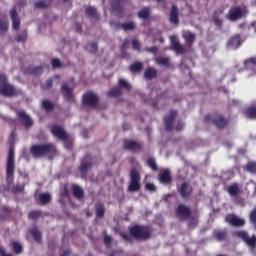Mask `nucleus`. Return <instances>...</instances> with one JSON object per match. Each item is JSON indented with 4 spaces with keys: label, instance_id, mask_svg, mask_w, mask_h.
Returning a JSON list of instances; mask_svg holds the SVG:
<instances>
[{
    "label": "nucleus",
    "instance_id": "53",
    "mask_svg": "<svg viewBox=\"0 0 256 256\" xmlns=\"http://www.w3.org/2000/svg\"><path fill=\"white\" fill-rule=\"evenodd\" d=\"M146 189H148V191H156L157 186H155V184L148 183V184H146Z\"/></svg>",
    "mask_w": 256,
    "mask_h": 256
},
{
    "label": "nucleus",
    "instance_id": "27",
    "mask_svg": "<svg viewBox=\"0 0 256 256\" xmlns=\"http://www.w3.org/2000/svg\"><path fill=\"white\" fill-rule=\"evenodd\" d=\"M30 233H31L33 239H35L37 241V243H41V232H39V230L37 228H32L30 230Z\"/></svg>",
    "mask_w": 256,
    "mask_h": 256
},
{
    "label": "nucleus",
    "instance_id": "64",
    "mask_svg": "<svg viewBox=\"0 0 256 256\" xmlns=\"http://www.w3.org/2000/svg\"><path fill=\"white\" fill-rule=\"evenodd\" d=\"M52 85H53V80H48L47 81V84H46V87H52Z\"/></svg>",
    "mask_w": 256,
    "mask_h": 256
},
{
    "label": "nucleus",
    "instance_id": "7",
    "mask_svg": "<svg viewBox=\"0 0 256 256\" xmlns=\"http://www.w3.org/2000/svg\"><path fill=\"white\" fill-rule=\"evenodd\" d=\"M130 177L129 191H139L141 189V176H139V172L135 169L131 170Z\"/></svg>",
    "mask_w": 256,
    "mask_h": 256
},
{
    "label": "nucleus",
    "instance_id": "51",
    "mask_svg": "<svg viewBox=\"0 0 256 256\" xmlns=\"http://www.w3.org/2000/svg\"><path fill=\"white\" fill-rule=\"evenodd\" d=\"M41 215V212L39 211H32L29 214V218L30 219H37V217H39Z\"/></svg>",
    "mask_w": 256,
    "mask_h": 256
},
{
    "label": "nucleus",
    "instance_id": "43",
    "mask_svg": "<svg viewBox=\"0 0 256 256\" xmlns=\"http://www.w3.org/2000/svg\"><path fill=\"white\" fill-rule=\"evenodd\" d=\"M42 107L46 109V111H51V109H53V103H51L49 100H44L42 102Z\"/></svg>",
    "mask_w": 256,
    "mask_h": 256
},
{
    "label": "nucleus",
    "instance_id": "25",
    "mask_svg": "<svg viewBox=\"0 0 256 256\" xmlns=\"http://www.w3.org/2000/svg\"><path fill=\"white\" fill-rule=\"evenodd\" d=\"M189 193H191V189H189L187 183H183L180 187V195L182 197H188Z\"/></svg>",
    "mask_w": 256,
    "mask_h": 256
},
{
    "label": "nucleus",
    "instance_id": "23",
    "mask_svg": "<svg viewBox=\"0 0 256 256\" xmlns=\"http://www.w3.org/2000/svg\"><path fill=\"white\" fill-rule=\"evenodd\" d=\"M112 9L121 13L123 11V0H113Z\"/></svg>",
    "mask_w": 256,
    "mask_h": 256
},
{
    "label": "nucleus",
    "instance_id": "31",
    "mask_svg": "<svg viewBox=\"0 0 256 256\" xmlns=\"http://www.w3.org/2000/svg\"><path fill=\"white\" fill-rule=\"evenodd\" d=\"M246 171H248V173L256 175V162H248L246 165Z\"/></svg>",
    "mask_w": 256,
    "mask_h": 256
},
{
    "label": "nucleus",
    "instance_id": "16",
    "mask_svg": "<svg viewBox=\"0 0 256 256\" xmlns=\"http://www.w3.org/2000/svg\"><path fill=\"white\" fill-rule=\"evenodd\" d=\"M177 215H179L182 219H189L191 212L187 206L179 205L177 208Z\"/></svg>",
    "mask_w": 256,
    "mask_h": 256
},
{
    "label": "nucleus",
    "instance_id": "46",
    "mask_svg": "<svg viewBox=\"0 0 256 256\" xmlns=\"http://www.w3.org/2000/svg\"><path fill=\"white\" fill-rule=\"evenodd\" d=\"M48 5H49V3L45 0H40V1L35 2V7H37V8H45Z\"/></svg>",
    "mask_w": 256,
    "mask_h": 256
},
{
    "label": "nucleus",
    "instance_id": "3",
    "mask_svg": "<svg viewBox=\"0 0 256 256\" xmlns=\"http://www.w3.org/2000/svg\"><path fill=\"white\" fill-rule=\"evenodd\" d=\"M0 95H4V97H13V95H17V91L13 85L7 83V76L4 74L0 75Z\"/></svg>",
    "mask_w": 256,
    "mask_h": 256
},
{
    "label": "nucleus",
    "instance_id": "63",
    "mask_svg": "<svg viewBox=\"0 0 256 256\" xmlns=\"http://www.w3.org/2000/svg\"><path fill=\"white\" fill-rule=\"evenodd\" d=\"M15 191L21 193V191H23V186H17Z\"/></svg>",
    "mask_w": 256,
    "mask_h": 256
},
{
    "label": "nucleus",
    "instance_id": "8",
    "mask_svg": "<svg viewBox=\"0 0 256 256\" xmlns=\"http://www.w3.org/2000/svg\"><path fill=\"white\" fill-rule=\"evenodd\" d=\"M98 101H99V98L93 92H87L83 96V105H87L88 107H95Z\"/></svg>",
    "mask_w": 256,
    "mask_h": 256
},
{
    "label": "nucleus",
    "instance_id": "13",
    "mask_svg": "<svg viewBox=\"0 0 256 256\" xmlns=\"http://www.w3.org/2000/svg\"><path fill=\"white\" fill-rule=\"evenodd\" d=\"M170 41H171V45L172 48L174 49V51H176V53H185V46H182L181 44H179V41L177 40V36L173 35L170 36Z\"/></svg>",
    "mask_w": 256,
    "mask_h": 256
},
{
    "label": "nucleus",
    "instance_id": "11",
    "mask_svg": "<svg viewBox=\"0 0 256 256\" xmlns=\"http://www.w3.org/2000/svg\"><path fill=\"white\" fill-rule=\"evenodd\" d=\"M51 132H52V135H54V137H58V139H61L64 142L67 141L69 137L67 136V133L61 126H54L51 129Z\"/></svg>",
    "mask_w": 256,
    "mask_h": 256
},
{
    "label": "nucleus",
    "instance_id": "26",
    "mask_svg": "<svg viewBox=\"0 0 256 256\" xmlns=\"http://www.w3.org/2000/svg\"><path fill=\"white\" fill-rule=\"evenodd\" d=\"M157 75V70L153 68H147V70L144 73L145 79H153Z\"/></svg>",
    "mask_w": 256,
    "mask_h": 256
},
{
    "label": "nucleus",
    "instance_id": "40",
    "mask_svg": "<svg viewBox=\"0 0 256 256\" xmlns=\"http://www.w3.org/2000/svg\"><path fill=\"white\" fill-rule=\"evenodd\" d=\"M121 94V89L119 88H112L109 92H108V97H118V95Z\"/></svg>",
    "mask_w": 256,
    "mask_h": 256
},
{
    "label": "nucleus",
    "instance_id": "18",
    "mask_svg": "<svg viewBox=\"0 0 256 256\" xmlns=\"http://www.w3.org/2000/svg\"><path fill=\"white\" fill-rule=\"evenodd\" d=\"M10 17L12 19L13 29H19L21 21L19 20V16H17V10L12 9L10 11Z\"/></svg>",
    "mask_w": 256,
    "mask_h": 256
},
{
    "label": "nucleus",
    "instance_id": "52",
    "mask_svg": "<svg viewBox=\"0 0 256 256\" xmlns=\"http://www.w3.org/2000/svg\"><path fill=\"white\" fill-rule=\"evenodd\" d=\"M132 45H133V49H135L136 51H139V49H141V44L137 40H133Z\"/></svg>",
    "mask_w": 256,
    "mask_h": 256
},
{
    "label": "nucleus",
    "instance_id": "50",
    "mask_svg": "<svg viewBox=\"0 0 256 256\" xmlns=\"http://www.w3.org/2000/svg\"><path fill=\"white\" fill-rule=\"evenodd\" d=\"M119 85L120 87H124L125 89H129V82L125 79H120L119 80Z\"/></svg>",
    "mask_w": 256,
    "mask_h": 256
},
{
    "label": "nucleus",
    "instance_id": "33",
    "mask_svg": "<svg viewBox=\"0 0 256 256\" xmlns=\"http://www.w3.org/2000/svg\"><path fill=\"white\" fill-rule=\"evenodd\" d=\"M73 193L77 199H81V197H83V189L77 185H73Z\"/></svg>",
    "mask_w": 256,
    "mask_h": 256
},
{
    "label": "nucleus",
    "instance_id": "57",
    "mask_svg": "<svg viewBox=\"0 0 256 256\" xmlns=\"http://www.w3.org/2000/svg\"><path fill=\"white\" fill-rule=\"evenodd\" d=\"M61 197H69V192L67 191V187L64 188L63 192L61 193Z\"/></svg>",
    "mask_w": 256,
    "mask_h": 256
},
{
    "label": "nucleus",
    "instance_id": "56",
    "mask_svg": "<svg viewBox=\"0 0 256 256\" xmlns=\"http://www.w3.org/2000/svg\"><path fill=\"white\" fill-rule=\"evenodd\" d=\"M214 23H216L217 27H221V19L217 18V17H214Z\"/></svg>",
    "mask_w": 256,
    "mask_h": 256
},
{
    "label": "nucleus",
    "instance_id": "32",
    "mask_svg": "<svg viewBox=\"0 0 256 256\" xmlns=\"http://www.w3.org/2000/svg\"><path fill=\"white\" fill-rule=\"evenodd\" d=\"M150 13H151V11L149 10V8H143V9L138 13V17H139L140 19H148Z\"/></svg>",
    "mask_w": 256,
    "mask_h": 256
},
{
    "label": "nucleus",
    "instance_id": "28",
    "mask_svg": "<svg viewBox=\"0 0 256 256\" xmlns=\"http://www.w3.org/2000/svg\"><path fill=\"white\" fill-rule=\"evenodd\" d=\"M86 15L88 17H92V19H97V17H99L97 15V10L94 7H88L86 8Z\"/></svg>",
    "mask_w": 256,
    "mask_h": 256
},
{
    "label": "nucleus",
    "instance_id": "59",
    "mask_svg": "<svg viewBox=\"0 0 256 256\" xmlns=\"http://www.w3.org/2000/svg\"><path fill=\"white\" fill-rule=\"evenodd\" d=\"M0 255H1V256H13V255H11V254L5 253V249H3V248H0Z\"/></svg>",
    "mask_w": 256,
    "mask_h": 256
},
{
    "label": "nucleus",
    "instance_id": "62",
    "mask_svg": "<svg viewBox=\"0 0 256 256\" xmlns=\"http://www.w3.org/2000/svg\"><path fill=\"white\" fill-rule=\"evenodd\" d=\"M196 224H197V219H193L190 221L189 226L193 227V225H196Z\"/></svg>",
    "mask_w": 256,
    "mask_h": 256
},
{
    "label": "nucleus",
    "instance_id": "39",
    "mask_svg": "<svg viewBox=\"0 0 256 256\" xmlns=\"http://www.w3.org/2000/svg\"><path fill=\"white\" fill-rule=\"evenodd\" d=\"M13 251L16 252L17 254L22 253L23 245L19 242H14L13 243Z\"/></svg>",
    "mask_w": 256,
    "mask_h": 256
},
{
    "label": "nucleus",
    "instance_id": "58",
    "mask_svg": "<svg viewBox=\"0 0 256 256\" xmlns=\"http://www.w3.org/2000/svg\"><path fill=\"white\" fill-rule=\"evenodd\" d=\"M3 211H5L4 215H9V209L7 207H2L0 213L3 214Z\"/></svg>",
    "mask_w": 256,
    "mask_h": 256
},
{
    "label": "nucleus",
    "instance_id": "36",
    "mask_svg": "<svg viewBox=\"0 0 256 256\" xmlns=\"http://www.w3.org/2000/svg\"><path fill=\"white\" fill-rule=\"evenodd\" d=\"M41 203L45 204V203H49V201H51V194L49 193H42L39 196Z\"/></svg>",
    "mask_w": 256,
    "mask_h": 256
},
{
    "label": "nucleus",
    "instance_id": "24",
    "mask_svg": "<svg viewBox=\"0 0 256 256\" xmlns=\"http://www.w3.org/2000/svg\"><path fill=\"white\" fill-rule=\"evenodd\" d=\"M183 37L188 45H191V43H193V41H195V34L189 32V31L184 32Z\"/></svg>",
    "mask_w": 256,
    "mask_h": 256
},
{
    "label": "nucleus",
    "instance_id": "1",
    "mask_svg": "<svg viewBox=\"0 0 256 256\" xmlns=\"http://www.w3.org/2000/svg\"><path fill=\"white\" fill-rule=\"evenodd\" d=\"M15 173V150L11 148L8 153L7 158V172H6V181L8 185L13 183V175Z\"/></svg>",
    "mask_w": 256,
    "mask_h": 256
},
{
    "label": "nucleus",
    "instance_id": "47",
    "mask_svg": "<svg viewBox=\"0 0 256 256\" xmlns=\"http://www.w3.org/2000/svg\"><path fill=\"white\" fill-rule=\"evenodd\" d=\"M7 29H9V25L7 24V22L0 21V34L5 33Z\"/></svg>",
    "mask_w": 256,
    "mask_h": 256
},
{
    "label": "nucleus",
    "instance_id": "15",
    "mask_svg": "<svg viewBox=\"0 0 256 256\" xmlns=\"http://www.w3.org/2000/svg\"><path fill=\"white\" fill-rule=\"evenodd\" d=\"M241 43H243L241 36L236 35L229 40L227 47L228 49H239V47H241Z\"/></svg>",
    "mask_w": 256,
    "mask_h": 256
},
{
    "label": "nucleus",
    "instance_id": "21",
    "mask_svg": "<svg viewBox=\"0 0 256 256\" xmlns=\"http://www.w3.org/2000/svg\"><path fill=\"white\" fill-rule=\"evenodd\" d=\"M160 183H171V173L169 172V170H164L161 174H160Z\"/></svg>",
    "mask_w": 256,
    "mask_h": 256
},
{
    "label": "nucleus",
    "instance_id": "10",
    "mask_svg": "<svg viewBox=\"0 0 256 256\" xmlns=\"http://www.w3.org/2000/svg\"><path fill=\"white\" fill-rule=\"evenodd\" d=\"M62 93L65 99H67V101H69L70 103H73L75 101V95L73 94V86L64 83L62 85Z\"/></svg>",
    "mask_w": 256,
    "mask_h": 256
},
{
    "label": "nucleus",
    "instance_id": "48",
    "mask_svg": "<svg viewBox=\"0 0 256 256\" xmlns=\"http://www.w3.org/2000/svg\"><path fill=\"white\" fill-rule=\"evenodd\" d=\"M41 73H43V67L41 66L32 69L33 75H41Z\"/></svg>",
    "mask_w": 256,
    "mask_h": 256
},
{
    "label": "nucleus",
    "instance_id": "4",
    "mask_svg": "<svg viewBox=\"0 0 256 256\" xmlns=\"http://www.w3.org/2000/svg\"><path fill=\"white\" fill-rule=\"evenodd\" d=\"M55 149V146L52 144H43V145H34L31 147V154L33 157H42V155H47Z\"/></svg>",
    "mask_w": 256,
    "mask_h": 256
},
{
    "label": "nucleus",
    "instance_id": "37",
    "mask_svg": "<svg viewBox=\"0 0 256 256\" xmlns=\"http://www.w3.org/2000/svg\"><path fill=\"white\" fill-rule=\"evenodd\" d=\"M121 28L124 29V31H133L135 29V24L133 22H127L120 25Z\"/></svg>",
    "mask_w": 256,
    "mask_h": 256
},
{
    "label": "nucleus",
    "instance_id": "19",
    "mask_svg": "<svg viewBox=\"0 0 256 256\" xmlns=\"http://www.w3.org/2000/svg\"><path fill=\"white\" fill-rule=\"evenodd\" d=\"M170 22L174 25H177V23H179V10H177V7L175 6H172L170 12Z\"/></svg>",
    "mask_w": 256,
    "mask_h": 256
},
{
    "label": "nucleus",
    "instance_id": "29",
    "mask_svg": "<svg viewBox=\"0 0 256 256\" xmlns=\"http://www.w3.org/2000/svg\"><path fill=\"white\" fill-rule=\"evenodd\" d=\"M156 63L162 65L163 67H169V58L167 57H157Z\"/></svg>",
    "mask_w": 256,
    "mask_h": 256
},
{
    "label": "nucleus",
    "instance_id": "60",
    "mask_svg": "<svg viewBox=\"0 0 256 256\" xmlns=\"http://www.w3.org/2000/svg\"><path fill=\"white\" fill-rule=\"evenodd\" d=\"M123 239H125V241H131V235L129 234H124L122 235Z\"/></svg>",
    "mask_w": 256,
    "mask_h": 256
},
{
    "label": "nucleus",
    "instance_id": "42",
    "mask_svg": "<svg viewBox=\"0 0 256 256\" xmlns=\"http://www.w3.org/2000/svg\"><path fill=\"white\" fill-rule=\"evenodd\" d=\"M89 169H91V163L87 162V163H82L80 166V172L81 173H87V171H89Z\"/></svg>",
    "mask_w": 256,
    "mask_h": 256
},
{
    "label": "nucleus",
    "instance_id": "54",
    "mask_svg": "<svg viewBox=\"0 0 256 256\" xmlns=\"http://www.w3.org/2000/svg\"><path fill=\"white\" fill-rule=\"evenodd\" d=\"M111 236H109V235H105L104 236V243H105V245H110L111 244Z\"/></svg>",
    "mask_w": 256,
    "mask_h": 256
},
{
    "label": "nucleus",
    "instance_id": "49",
    "mask_svg": "<svg viewBox=\"0 0 256 256\" xmlns=\"http://www.w3.org/2000/svg\"><path fill=\"white\" fill-rule=\"evenodd\" d=\"M52 66L54 67V69H57L58 67H61V60L54 58L52 60Z\"/></svg>",
    "mask_w": 256,
    "mask_h": 256
},
{
    "label": "nucleus",
    "instance_id": "55",
    "mask_svg": "<svg viewBox=\"0 0 256 256\" xmlns=\"http://www.w3.org/2000/svg\"><path fill=\"white\" fill-rule=\"evenodd\" d=\"M27 39V34H22L17 37V41H25Z\"/></svg>",
    "mask_w": 256,
    "mask_h": 256
},
{
    "label": "nucleus",
    "instance_id": "20",
    "mask_svg": "<svg viewBox=\"0 0 256 256\" xmlns=\"http://www.w3.org/2000/svg\"><path fill=\"white\" fill-rule=\"evenodd\" d=\"M244 66L249 71H253L256 74V58H250L244 62Z\"/></svg>",
    "mask_w": 256,
    "mask_h": 256
},
{
    "label": "nucleus",
    "instance_id": "9",
    "mask_svg": "<svg viewBox=\"0 0 256 256\" xmlns=\"http://www.w3.org/2000/svg\"><path fill=\"white\" fill-rule=\"evenodd\" d=\"M237 237H240V239H243V241H245V243L248 245V247H251V249H254L255 244H256V237H249V235H247V232L245 231H239L236 233Z\"/></svg>",
    "mask_w": 256,
    "mask_h": 256
},
{
    "label": "nucleus",
    "instance_id": "34",
    "mask_svg": "<svg viewBox=\"0 0 256 256\" xmlns=\"http://www.w3.org/2000/svg\"><path fill=\"white\" fill-rule=\"evenodd\" d=\"M141 69H143V64H141L139 62L134 63L130 66L131 73H139V71H141Z\"/></svg>",
    "mask_w": 256,
    "mask_h": 256
},
{
    "label": "nucleus",
    "instance_id": "41",
    "mask_svg": "<svg viewBox=\"0 0 256 256\" xmlns=\"http://www.w3.org/2000/svg\"><path fill=\"white\" fill-rule=\"evenodd\" d=\"M86 49L90 53H95L97 51V43L95 42L88 43V45L86 46Z\"/></svg>",
    "mask_w": 256,
    "mask_h": 256
},
{
    "label": "nucleus",
    "instance_id": "35",
    "mask_svg": "<svg viewBox=\"0 0 256 256\" xmlns=\"http://www.w3.org/2000/svg\"><path fill=\"white\" fill-rule=\"evenodd\" d=\"M246 116L249 119H256V108L255 107L248 108V110L246 111Z\"/></svg>",
    "mask_w": 256,
    "mask_h": 256
},
{
    "label": "nucleus",
    "instance_id": "45",
    "mask_svg": "<svg viewBox=\"0 0 256 256\" xmlns=\"http://www.w3.org/2000/svg\"><path fill=\"white\" fill-rule=\"evenodd\" d=\"M147 165L150 169H153V171H157V163L152 158L148 159Z\"/></svg>",
    "mask_w": 256,
    "mask_h": 256
},
{
    "label": "nucleus",
    "instance_id": "12",
    "mask_svg": "<svg viewBox=\"0 0 256 256\" xmlns=\"http://www.w3.org/2000/svg\"><path fill=\"white\" fill-rule=\"evenodd\" d=\"M226 221L227 223H230V225H233L234 227H243V225H245V220L233 214L226 216Z\"/></svg>",
    "mask_w": 256,
    "mask_h": 256
},
{
    "label": "nucleus",
    "instance_id": "38",
    "mask_svg": "<svg viewBox=\"0 0 256 256\" xmlns=\"http://www.w3.org/2000/svg\"><path fill=\"white\" fill-rule=\"evenodd\" d=\"M96 215L97 217H103L105 215V208L102 206V204L96 205Z\"/></svg>",
    "mask_w": 256,
    "mask_h": 256
},
{
    "label": "nucleus",
    "instance_id": "17",
    "mask_svg": "<svg viewBox=\"0 0 256 256\" xmlns=\"http://www.w3.org/2000/svg\"><path fill=\"white\" fill-rule=\"evenodd\" d=\"M124 149H128V151H139V149H141V144L136 141L126 140Z\"/></svg>",
    "mask_w": 256,
    "mask_h": 256
},
{
    "label": "nucleus",
    "instance_id": "6",
    "mask_svg": "<svg viewBox=\"0 0 256 256\" xmlns=\"http://www.w3.org/2000/svg\"><path fill=\"white\" fill-rule=\"evenodd\" d=\"M245 15H247V7L238 6L229 11L227 18L229 21H237V19H241V17H245Z\"/></svg>",
    "mask_w": 256,
    "mask_h": 256
},
{
    "label": "nucleus",
    "instance_id": "5",
    "mask_svg": "<svg viewBox=\"0 0 256 256\" xmlns=\"http://www.w3.org/2000/svg\"><path fill=\"white\" fill-rule=\"evenodd\" d=\"M130 235L135 239L145 240V239H149V235H151V231L145 226H134L130 230Z\"/></svg>",
    "mask_w": 256,
    "mask_h": 256
},
{
    "label": "nucleus",
    "instance_id": "14",
    "mask_svg": "<svg viewBox=\"0 0 256 256\" xmlns=\"http://www.w3.org/2000/svg\"><path fill=\"white\" fill-rule=\"evenodd\" d=\"M18 117L24 123L26 129H29V127L33 125V120L31 119V117H29V115H27V113H25V111H18Z\"/></svg>",
    "mask_w": 256,
    "mask_h": 256
},
{
    "label": "nucleus",
    "instance_id": "2",
    "mask_svg": "<svg viewBox=\"0 0 256 256\" xmlns=\"http://www.w3.org/2000/svg\"><path fill=\"white\" fill-rule=\"evenodd\" d=\"M175 117H177V112L176 111H171L168 116L165 117V125L167 131H181L185 125L181 121H176Z\"/></svg>",
    "mask_w": 256,
    "mask_h": 256
},
{
    "label": "nucleus",
    "instance_id": "30",
    "mask_svg": "<svg viewBox=\"0 0 256 256\" xmlns=\"http://www.w3.org/2000/svg\"><path fill=\"white\" fill-rule=\"evenodd\" d=\"M228 193L229 195H231L232 197H235L236 195L239 194V186L237 184L231 185L228 188Z\"/></svg>",
    "mask_w": 256,
    "mask_h": 256
},
{
    "label": "nucleus",
    "instance_id": "22",
    "mask_svg": "<svg viewBox=\"0 0 256 256\" xmlns=\"http://www.w3.org/2000/svg\"><path fill=\"white\" fill-rule=\"evenodd\" d=\"M213 123L216 125V127H218V129H223V127L227 125V120H225L223 116H218L213 120Z\"/></svg>",
    "mask_w": 256,
    "mask_h": 256
},
{
    "label": "nucleus",
    "instance_id": "61",
    "mask_svg": "<svg viewBox=\"0 0 256 256\" xmlns=\"http://www.w3.org/2000/svg\"><path fill=\"white\" fill-rule=\"evenodd\" d=\"M150 53H157V47L148 48Z\"/></svg>",
    "mask_w": 256,
    "mask_h": 256
},
{
    "label": "nucleus",
    "instance_id": "44",
    "mask_svg": "<svg viewBox=\"0 0 256 256\" xmlns=\"http://www.w3.org/2000/svg\"><path fill=\"white\" fill-rule=\"evenodd\" d=\"M216 237L219 241H224V239H226V237H227V231L222 230V231L217 232Z\"/></svg>",
    "mask_w": 256,
    "mask_h": 256
}]
</instances>
